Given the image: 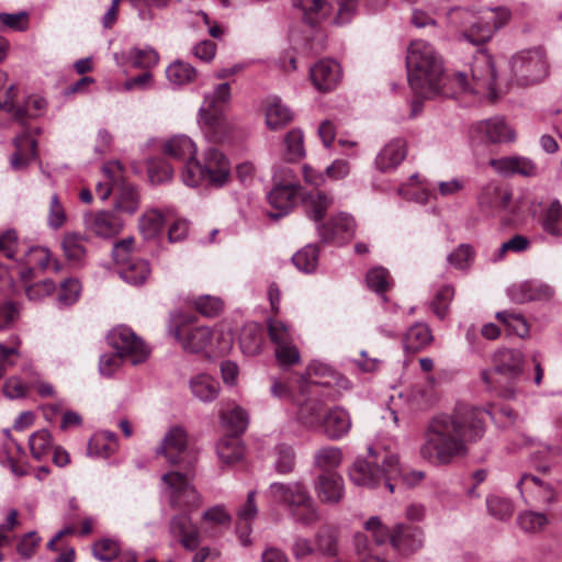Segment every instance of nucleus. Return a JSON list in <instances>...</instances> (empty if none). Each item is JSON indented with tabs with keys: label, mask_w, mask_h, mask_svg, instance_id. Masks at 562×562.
Wrapping results in <instances>:
<instances>
[{
	"label": "nucleus",
	"mask_w": 562,
	"mask_h": 562,
	"mask_svg": "<svg viewBox=\"0 0 562 562\" xmlns=\"http://www.w3.org/2000/svg\"><path fill=\"white\" fill-rule=\"evenodd\" d=\"M486 411L461 407L451 414L434 416L425 431L420 456L434 464H449L468 453V445L485 432Z\"/></svg>",
	"instance_id": "obj_1"
},
{
	"label": "nucleus",
	"mask_w": 562,
	"mask_h": 562,
	"mask_svg": "<svg viewBox=\"0 0 562 562\" xmlns=\"http://www.w3.org/2000/svg\"><path fill=\"white\" fill-rule=\"evenodd\" d=\"M164 151L184 164L181 177L190 188L204 184L221 189L232 180L231 161L214 145L204 144L199 148L196 143H165Z\"/></svg>",
	"instance_id": "obj_2"
},
{
	"label": "nucleus",
	"mask_w": 562,
	"mask_h": 562,
	"mask_svg": "<svg viewBox=\"0 0 562 562\" xmlns=\"http://www.w3.org/2000/svg\"><path fill=\"white\" fill-rule=\"evenodd\" d=\"M407 78L411 88L424 98L454 97L449 86L451 77L445 72L443 61L434 46L424 41H413L406 56Z\"/></svg>",
	"instance_id": "obj_3"
},
{
	"label": "nucleus",
	"mask_w": 562,
	"mask_h": 562,
	"mask_svg": "<svg viewBox=\"0 0 562 562\" xmlns=\"http://www.w3.org/2000/svg\"><path fill=\"white\" fill-rule=\"evenodd\" d=\"M510 19V11L505 7L483 8L476 12L456 8L448 13L449 23L454 26L462 38L474 44H484Z\"/></svg>",
	"instance_id": "obj_4"
},
{
	"label": "nucleus",
	"mask_w": 562,
	"mask_h": 562,
	"mask_svg": "<svg viewBox=\"0 0 562 562\" xmlns=\"http://www.w3.org/2000/svg\"><path fill=\"white\" fill-rule=\"evenodd\" d=\"M370 460L358 458L349 470L353 484L374 488L384 484L390 493L394 492L395 481L401 476L398 458L395 454L378 453L372 447L368 448Z\"/></svg>",
	"instance_id": "obj_5"
},
{
	"label": "nucleus",
	"mask_w": 562,
	"mask_h": 562,
	"mask_svg": "<svg viewBox=\"0 0 562 562\" xmlns=\"http://www.w3.org/2000/svg\"><path fill=\"white\" fill-rule=\"evenodd\" d=\"M456 95L461 92L472 93L488 101H495L499 94L496 89V70L491 55L479 52L471 66V81L467 74L456 72L450 85Z\"/></svg>",
	"instance_id": "obj_6"
},
{
	"label": "nucleus",
	"mask_w": 562,
	"mask_h": 562,
	"mask_svg": "<svg viewBox=\"0 0 562 562\" xmlns=\"http://www.w3.org/2000/svg\"><path fill=\"white\" fill-rule=\"evenodd\" d=\"M269 490L274 501L288 507L294 522L310 527L321 520L319 509L302 482L272 483Z\"/></svg>",
	"instance_id": "obj_7"
},
{
	"label": "nucleus",
	"mask_w": 562,
	"mask_h": 562,
	"mask_svg": "<svg viewBox=\"0 0 562 562\" xmlns=\"http://www.w3.org/2000/svg\"><path fill=\"white\" fill-rule=\"evenodd\" d=\"M14 95L15 87L12 85L7 90L5 100L0 101V120L11 117L22 126L23 134L15 136L13 140H34L41 135V128L29 121L44 113L46 101L41 97L32 95L26 99L24 105H15Z\"/></svg>",
	"instance_id": "obj_8"
},
{
	"label": "nucleus",
	"mask_w": 562,
	"mask_h": 562,
	"mask_svg": "<svg viewBox=\"0 0 562 562\" xmlns=\"http://www.w3.org/2000/svg\"><path fill=\"white\" fill-rule=\"evenodd\" d=\"M168 333L181 348L191 353H198L212 346L214 330L209 326H192L188 317L177 314L171 317Z\"/></svg>",
	"instance_id": "obj_9"
},
{
	"label": "nucleus",
	"mask_w": 562,
	"mask_h": 562,
	"mask_svg": "<svg viewBox=\"0 0 562 562\" xmlns=\"http://www.w3.org/2000/svg\"><path fill=\"white\" fill-rule=\"evenodd\" d=\"M189 473L170 471L161 476L164 491L175 509L194 510L202 504V497L192 484Z\"/></svg>",
	"instance_id": "obj_10"
},
{
	"label": "nucleus",
	"mask_w": 562,
	"mask_h": 562,
	"mask_svg": "<svg viewBox=\"0 0 562 562\" xmlns=\"http://www.w3.org/2000/svg\"><path fill=\"white\" fill-rule=\"evenodd\" d=\"M321 405L312 403L301 409V419L308 427L322 426L326 436L337 440L347 435L351 419L344 408L335 407L321 417Z\"/></svg>",
	"instance_id": "obj_11"
},
{
	"label": "nucleus",
	"mask_w": 562,
	"mask_h": 562,
	"mask_svg": "<svg viewBox=\"0 0 562 562\" xmlns=\"http://www.w3.org/2000/svg\"><path fill=\"white\" fill-rule=\"evenodd\" d=\"M156 457H162L171 465L186 469L193 467L196 456L188 446V437L183 428L171 427L155 449Z\"/></svg>",
	"instance_id": "obj_12"
},
{
	"label": "nucleus",
	"mask_w": 562,
	"mask_h": 562,
	"mask_svg": "<svg viewBox=\"0 0 562 562\" xmlns=\"http://www.w3.org/2000/svg\"><path fill=\"white\" fill-rule=\"evenodd\" d=\"M514 80L520 86L540 82L548 75V63L544 52L540 48L518 53L512 59Z\"/></svg>",
	"instance_id": "obj_13"
},
{
	"label": "nucleus",
	"mask_w": 562,
	"mask_h": 562,
	"mask_svg": "<svg viewBox=\"0 0 562 562\" xmlns=\"http://www.w3.org/2000/svg\"><path fill=\"white\" fill-rule=\"evenodd\" d=\"M109 341L122 359L135 366L146 361L150 355V349L143 339L125 326L112 329L109 334Z\"/></svg>",
	"instance_id": "obj_14"
},
{
	"label": "nucleus",
	"mask_w": 562,
	"mask_h": 562,
	"mask_svg": "<svg viewBox=\"0 0 562 562\" xmlns=\"http://www.w3.org/2000/svg\"><path fill=\"white\" fill-rule=\"evenodd\" d=\"M229 99V83H221L215 88L213 93L205 95L204 102L200 109L199 123L206 137L217 135L223 128L224 121L217 108L226 103Z\"/></svg>",
	"instance_id": "obj_15"
},
{
	"label": "nucleus",
	"mask_w": 562,
	"mask_h": 562,
	"mask_svg": "<svg viewBox=\"0 0 562 562\" xmlns=\"http://www.w3.org/2000/svg\"><path fill=\"white\" fill-rule=\"evenodd\" d=\"M524 357L519 350L501 349L494 355V370H483L481 379L488 389H496L495 375L502 374L508 378L518 375L522 370Z\"/></svg>",
	"instance_id": "obj_16"
},
{
	"label": "nucleus",
	"mask_w": 562,
	"mask_h": 562,
	"mask_svg": "<svg viewBox=\"0 0 562 562\" xmlns=\"http://www.w3.org/2000/svg\"><path fill=\"white\" fill-rule=\"evenodd\" d=\"M507 294L512 302L525 304L529 302H550L554 295V288L540 280L531 279L515 283L508 288Z\"/></svg>",
	"instance_id": "obj_17"
},
{
	"label": "nucleus",
	"mask_w": 562,
	"mask_h": 562,
	"mask_svg": "<svg viewBox=\"0 0 562 562\" xmlns=\"http://www.w3.org/2000/svg\"><path fill=\"white\" fill-rule=\"evenodd\" d=\"M470 137L477 140H515L514 126L502 116H494L473 123Z\"/></svg>",
	"instance_id": "obj_18"
},
{
	"label": "nucleus",
	"mask_w": 562,
	"mask_h": 562,
	"mask_svg": "<svg viewBox=\"0 0 562 562\" xmlns=\"http://www.w3.org/2000/svg\"><path fill=\"white\" fill-rule=\"evenodd\" d=\"M512 199L513 194L508 188L492 181L482 187L476 200L482 213L495 216L509 207Z\"/></svg>",
	"instance_id": "obj_19"
},
{
	"label": "nucleus",
	"mask_w": 562,
	"mask_h": 562,
	"mask_svg": "<svg viewBox=\"0 0 562 562\" xmlns=\"http://www.w3.org/2000/svg\"><path fill=\"white\" fill-rule=\"evenodd\" d=\"M23 267L19 274L22 281L27 282L35 277L34 269L46 270L50 266L55 272L60 271L59 262L53 258L50 250L42 246L30 247L21 258Z\"/></svg>",
	"instance_id": "obj_20"
},
{
	"label": "nucleus",
	"mask_w": 562,
	"mask_h": 562,
	"mask_svg": "<svg viewBox=\"0 0 562 562\" xmlns=\"http://www.w3.org/2000/svg\"><path fill=\"white\" fill-rule=\"evenodd\" d=\"M392 548L402 555H408L423 547L424 536L419 528L405 524H397L392 529Z\"/></svg>",
	"instance_id": "obj_21"
},
{
	"label": "nucleus",
	"mask_w": 562,
	"mask_h": 562,
	"mask_svg": "<svg viewBox=\"0 0 562 562\" xmlns=\"http://www.w3.org/2000/svg\"><path fill=\"white\" fill-rule=\"evenodd\" d=\"M355 220L346 214L339 213L329 220L327 224L318 225V234L324 241L337 244L348 241L355 233Z\"/></svg>",
	"instance_id": "obj_22"
},
{
	"label": "nucleus",
	"mask_w": 562,
	"mask_h": 562,
	"mask_svg": "<svg viewBox=\"0 0 562 562\" xmlns=\"http://www.w3.org/2000/svg\"><path fill=\"white\" fill-rule=\"evenodd\" d=\"M315 88L321 92L334 90L341 79V68L331 59H323L316 63L310 71Z\"/></svg>",
	"instance_id": "obj_23"
},
{
	"label": "nucleus",
	"mask_w": 562,
	"mask_h": 562,
	"mask_svg": "<svg viewBox=\"0 0 562 562\" xmlns=\"http://www.w3.org/2000/svg\"><path fill=\"white\" fill-rule=\"evenodd\" d=\"M315 493L323 504H337L345 495L344 479L335 472H323L314 483Z\"/></svg>",
	"instance_id": "obj_24"
},
{
	"label": "nucleus",
	"mask_w": 562,
	"mask_h": 562,
	"mask_svg": "<svg viewBox=\"0 0 562 562\" xmlns=\"http://www.w3.org/2000/svg\"><path fill=\"white\" fill-rule=\"evenodd\" d=\"M301 186L297 183L277 184L268 194L269 204L276 210L270 212L271 218H280L294 206Z\"/></svg>",
	"instance_id": "obj_25"
},
{
	"label": "nucleus",
	"mask_w": 562,
	"mask_h": 562,
	"mask_svg": "<svg viewBox=\"0 0 562 562\" xmlns=\"http://www.w3.org/2000/svg\"><path fill=\"white\" fill-rule=\"evenodd\" d=\"M170 533L184 549L193 551L199 547L200 533L188 514H179L170 520Z\"/></svg>",
	"instance_id": "obj_26"
},
{
	"label": "nucleus",
	"mask_w": 562,
	"mask_h": 562,
	"mask_svg": "<svg viewBox=\"0 0 562 562\" xmlns=\"http://www.w3.org/2000/svg\"><path fill=\"white\" fill-rule=\"evenodd\" d=\"M85 225L88 231L104 238L116 235L122 228L121 221L110 212H98L86 215Z\"/></svg>",
	"instance_id": "obj_27"
},
{
	"label": "nucleus",
	"mask_w": 562,
	"mask_h": 562,
	"mask_svg": "<svg viewBox=\"0 0 562 562\" xmlns=\"http://www.w3.org/2000/svg\"><path fill=\"white\" fill-rule=\"evenodd\" d=\"M491 167L503 176L521 175L526 177H532L537 172L536 165L522 157H502L498 159H492L490 161Z\"/></svg>",
	"instance_id": "obj_28"
},
{
	"label": "nucleus",
	"mask_w": 562,
	"mask_h": 562,
	"mask_svg": "<svg viewBox=\"0 0 562 562\" xmlns=\"http://www.w3.org/2000/svg\"><path fill=\"white\" fill-rule=\"evenodd\" d=\"M255 495L256 493L254 491L249 492L246 502L240 506V508L237 512V533L241 544L245 547L251 544V539L249 537L251 531L250 524L256 518L258 513L255 503Z\"/></svg>",
	"instance_id": "obj_29"
},
{
	"label": "nucleus",
	"mask_w": 562,
	"mask_h": 562,
	"mask_svg": "<svg viewBox=\"0 0 562 562\" xmlns=\"http://www.w3.org/2000/svg\"><path fill=\"white\" fill-rule=\"evenodd\" d=\"M293 4L302 11L304 21L310 25L322 22L334 10V4L326 0H293Z\"/></svg>",
	"instance_id": "obj_30"
},
{
	"label": "nucleus",
	"mask_w": 562,
	"mask_h": 562,
	"mask_svg": "<svg viewBox=\"0 0 562 562\" xmlns=\"http://www.w3.org/2000/svg\"><path fill=\"white\" fill-rule=\"evenodd\" d=\"M302 202L306 215L315 222H321L333 205L334 199L326 192L316 190L303 194Z\"/></svg>",
	"instance_id": "obj_31"
},
{
	"label": "nucleus",
	"mask_w": 562,
	"mask_h": 562,
	"mask_svg": "<svg viewBox=\"0 0 562 562\" xmlns=\"http://www.w3.org/2000/svg\"><path fill=\"white\" fill-rule=\"evenodd\" d=\"M293 117L292 111L279 97H269L266 101V124L270 130H279Z\"/></svg>",
	"instance_id": "obj_32"
},
{
	"label": "nucleus",
	"mask_w": 562,
	"mask_h": 562,
	"mask_svg": "<svg viewBox=\"0 0 562 562\" xmlns=\"http://www.w3.org/2000/svg\"><path fill=\"white\" fill-rule=\"evenodd\" d=\"M406 155L405 143H385L378 153L375 165L381 171L393 170L405 159Z\"/></svg>",
	"instance_id": "obj_33"
},
{
	"label": "nucleus",
	"mask_w": 562,
	"mask_h": 562,
	"mask_svg": "<svg viewBox=\"0 0 562 562\" xmlns=\"http://www.w3.org/2000/svg\"><path fill=\"white\" fill-rule=\"evenodd\" d=\"M120 277L132 285H142L150 276L149 262L144 259L133 258L121 263Z\"/></svg>",
	"instance_id": "obj_34"
},
{
	"label": "nucleus",
	"mask_w": 562,
	"mask_h": 562,
	"mask_svg": "<svg viewBox=\"0 0 562 562\" xmlns=\"http://www.w3.org/2000/svg\"><path fill=\"white\" fill-rule=\"evenodd\" d=\"M115 194V209L126 214H134L140 203V195L137 188L130 183L122 181L117 184Z\"/></svg>",
	"instance_id": "obj_35"
},
{
	"label": "nucleus",
	"mask_w": 562,
	"mask_h": 562,
	"mask_svg": "<svg viewBox=\"0 0 562 562\" xmlns=\"http://www.w3.org/2000/svg\"><path fill=\"white\" fill-rule=\"evenodd\" d=\"M192 394L202 402L214 401L220 391V383L209 374H198L190 381Z\"/></svg>",
	"instance_id": "obj_36"
},
{
	"label": "nucleus",
	"mask_w": 562,
	"mask_h": 562,
	"mask_svg": "<svg viewBox=\"0 0 562 562\" xmlns=\"http://www.w3.org/2000/svg\"><path fill=\"white\" fill-rule=\"evenodd\" d=\"M166 77L173 87H181L195 79L196 70L189 63L175 60L167 67Z\"/></svg>",
	"instance_id": "obj_37"
},
{
	"label": "nucleus",
	"mask_w": 562,
	"mask_h": 562,
	"mask_svg": "<svg viewBox=\"0 0 562 562\" xmlns=\"http://www.w3.org/2000/svg\"><path fill=\"white\" fill-rule=\"evenodd\" d=\"M104 180L99 182L95 187L97 195L105 201L113 189L117 188V181L121 177V164L116 160L109 161L102 168Z\"/></svg>",
	"instance_id": "obj_38"
},
{
	"label": "nucleus",
	"mask_w": 562,
	"mask_h": 562,
	"mask_svg": "<svg viewBox=\"0 0 562 562\" xmlns=\"http://www.w3.org/2000/svg\"><path fill=\"white\" fill-rule=\"evenodd\" d=\"M432 340L430 329L425 324L413 325L405 334L404 347L406 350L417 352L428 346Z\"/></svg>",
	"instance_id": "obj_39"
},
{
	"label": "nucleus",
	"mask_w": 562,
	"mask_h": 562,
	"mask_svg": "<svg viewBox=\"0 0 562 562\" xmlns=\"http://www.w3.org/2000/svg\"><path fill=\"white\" fill-rule=\"evenodd\" d=\"M216 451L220 460L227 465L238 462L244 457V447L236 436L221 439Z\"/></svg>",
	"instance_id": "obj_40"
},
{
	"label": "nucleus",
	"mask_w": 562,
	"mask_h": 562,
	"mask_svg": "<svg viewBox=\"0 0 562 562\" xmlns=\"http://www.w3.org/2000/svg\"><path fill=\"white\" fill-rule=\"evenodd\" d=\"M239 344L245 355H258L261 351L263 344L261 327L257 324L246 326L241 331Z\"/></svg>",
	"instance_id": "obj_41"
},
{
	"label": "nucleus",
	"mask_w": 562,
	"mask_h": 562,
	"mask_svg": "<svg viewBox=\"0 0 562 562\" xmlns=\"http://www.w3.org/2000/svg\"><path fill=\"white\" fill-rule=\"evenodd\" d=\"M342 460L341 450L337 447L325 446L317 449L314 453V467L323 470L324 472H331V469L337 468Z\"/></svg>",
	"instance_id": "obj_42"
},
{
	"label": "nucleus",
	"mask_w": 562,
	"mask_h": 562,
	"mask_svg": "<svg viewBox=\"0 0 562 562\" xmlns=\"http://www.w3.org/2000/svg\"><path fill=\"white\" fill-rule=\"evenodd\" d=\"M164 215L156 209L145 211L138 221V227L145 238L156 237L162 229Z\"/></svg>",
	"instance_id": "obj_43"
},
{
	"label": "nucleus",
	"mask_w": 562,
	"mask_h": 562,
	"mask_svg": "<svg viewBox=\"0 0 562 562\" xmlns=\"http://www.w3.org/2000/svg\"><path fill=\"white\" fill-rule=\"evenodd\" d=\"M496 318L507 328L509 334L520 338L529 336V325L521 314L502 311L496 313Z\"/></svg>",
	"instance_id": "obj_44"
},
{
	"label": "nucleus",
	"mask_w": 562,
	"mask_h": 562,
	"mask_svg": "<svg viewBox=\"0 0 562 562\" xmlns=\"http://www.w3.org/2000/svg\"><path fill=\"white\" fill-rule=\"evenodd\" d=\"M127 58L135 68L150 69L159 61L158 53L150 46L144 48L134 47L128 52Z\"/></svg>",
	"instance_id": "obj_45"
},
{
	"label": "nucleus",
	"mask_w": 562,
	"mask_h": 562,
	"mask_svg": "<svg viewBox=\"0 0 562 562\" xmlns=\"http://www.w3.org/2000/svg\"><path fill=\"white\" fill-rule=\"evenodd\" d=\"M542 227L552 236H562V204L558 200L552 201L546 211Z\"/></svg>",
	"instance_id": "obj_46"
},
{
	"label": "nucleus",
	"mask_w": 562,
	"mask_h": 562,
	"mask_svg": "<svg viewBox=\"0 0 562 562\" xmlns=\"http://www.w3.org/2000/svg\"><path fill=\"white\" fill-rule=\"evenodd\" d=\"M63 249L68 260L80 262L86 255L85 238L76 233H67L63 238Z\"/></svg>",
	"instance_id": "obj_47"
},
{
	"label": "nucleus",
	"mask_w": 562,
	"mask_h": 562,
	"mask_svg": "<svg viewBox=\"0 0 562 562\" xmlns=\"http://www.w3.org/2000/svg\"><path fill=\"white\" fill-rule=\"evenodd\" d=\"M292 261L299 270L305 273L314 271L318 261L317 247L313 245L305 246L293 255Z\"/></svg>",
	"instance_id": "obj_48"
},
{
	"label": "nucleus",
	"mask_w": 562,
	"mask_h": 562,
	"mask_svg": "<svg viewBox=\"0 0 562 562\" xmlns=\"http://www.w3.org/2000/svg\"><path fill=\"white\" fill-rule=\"evenodd\" d=\"M427 10L415 8L412 12L411 22L417 29H425L429 26H436V16L440 10L438 3L428 2Z\"/></svg>",
	"instance_id": "obj_49"
},
{
	"label": "nucleus",
	"mask_w": 562,
	"mask_h": 562,
	"mask_svg": "<svg viewBox=\"0 0 562 562\" xmlns=\"http://www.w3.org/2000/svg\"><path fill=\"white\" fill-rule=\"evenodd\" d=\"M29 446L33 458L41 460L48 453L53 446V439L49 431L46 429L35 431L30 437Z\"/></svg>",
	"instance_id": "obj_50"
},
{
	"label": "nucleus",
	"mask_w": 562,
	"mask_h": 562,
	"mask_svg": "<svg viewBox=\"0 0 562 562\" xmlns=\"http://www.w3.org/2000/svg\"><path fill=\"white\" fill-rule=\"evenodd\" d=\"M10 164L14 170L25 168L37 155L36 143H16Z\"/></svg>",
	"instance_id": "obj_51"
},
{
	"label": "nucleus",
	"mask_w": 562,
	"mask_h": 562,
	"mask_svg": "<svg viewBox=\"0 0 562 562\" xmlns=\"http://www.w3.org/2000/svg\"><path fill=\"white\" fill-rule=\"evenodd\" d=\"M268 333L276 348L294 341L291 328L282 321L270 319L268 323Z\"/></svg>",
	"instance_id": "obj_52"
},
{
	"label": "nucleus",
	"mask_w": 562,
	"mask_h": 562,
	"mask_svg": "<svg viewBox=\"0 0 562 562\" xmlns=\"http://www.w3.org/2000/svg\"><path fill=\"white\" fill-rule=\"evenodd\" d=\"M363 528L370 533L373 541L381 546L391 541L392 530L384 525L379 516H372L363 524Z\"/></svg>",
	"instance_id": "obj_53"
},
{
	"label": "nucleus",
	"mask_w": 562,
	"mask_h": 562,
	"mask_svg": "<svg viewBox=\"0 0 562 562\" xmlns=\"http://www.w3.org/2000/svg\"><path fill=\"white\" fill-rule=\"evenodd\" d=\"M56 291V284L50 279L24 285V292L29 301L41 302Z\"/></svg>",
	"instance_id": "obj_54"
},
{
	"label": "nucleus",
	"mask_w": 562,
	"mask_h": 562,
	"mask_svg": "<svg viewBox=\"0 0 562 562\" xmlns=\"http://www.w3.org/2000/svg\"><path fill=\"white\" fill-rule=\"evenodd\" d=\"M474 258V250L468 244H461L447 257L448 263L458 270L468 269Z\"/></svg>",
	"instance_id": "obj_55"
},
{
	"label": "nucleus",
	"mask_w": 562,
	"mask_h": 562,
	"mask_svg": "<svg viewBox=\"0 0 562 562\" xmlns=\"http://www.w3.org/2000/svg\"><path fill=\"white\" fill-rule=\"evenodd\" d=\"M29 29V13L20 11L16 13L0 12V31L11 30L22 32Z\"/></svg>",
	"instance_id": "obj_56"
},
{
	"label": "nucleus",
	"mask_w": 562,
	"mask_h": 562,
	"mask_svg": "<svg viewBox=\"0 0 562 562\" xmlns=\"http://www.w3.org/2000/svg\"><path fill=\"white\" fill-rule=\"evenodd\" d=\"M453 296L454 289L451 285H443L437 291L434 300L430 303V307L440 319L446 317L449 304Z\"/></svg>",
	"instance_id": "obj_57"
},
{
	"label": "nucleus",
	"mask_w": 562,
	"mask_h": 562,
	"mask_svg": "<svg viewBox=\"0 0 562 562\" xmlns=\"http://www.w3.org/2000/svg\"><path fill=\"white\" fill-rule=\"evenodd\" d=\"M316 549L327 555H334L337 551V538L336 532L330 527H323L315 535Z\"/></svg>",
	"instance_id": "obj_58"
},
{
	"label": "nucleus",
	"mask_w": 562,
	"mask_h": 562,
	"mask_svg": "<svg viewBox=\"0 0 562 562\" xmlns=\"http://www.w3.org/2000/svg\"><path fill=\"white\" fill-rule=\"evenodd\" d=\"M222 419L233 432H244L248 425V415L240 406H235L231 411L222 414Z\"/></svg>",
	"instance_id": "obj_59"
},
{
	"label": "nucleus",
	"mask_w": 562,
	"mask_h": 562,
	"mask_svg": "<svg viewBox=\"0 0 562 562\" xmlns=\"http://www.w3.org/2000/svg\"><path fill=\"white\" fill-rule=\"evenodd\" d=\"M518 524L526 532H539L548 524V518L542 513L525 512L518 516Z\"/></svg>",
	"instance_id": "obj_60"
},
{
	"label": "nucleus",
	"mask_w": 562,
	"mask_h": 562,
	"mask_svg": "<svg viewBox=\"0 0 562 562\" xmlns=\"http://www.w3.org/2000/svg\"><path fill=\"white\" fill-rule=\"evenodd\" d=\"M80 291V282L77 279L68 278L60 283L57 300L61 305H71L78 300Z\"/></svg>",
	"instance_id": "obj_61"
},
{
	"label": "nucleus",
	"mask_w": 562,
	"mask_h": 562,
	"mask_svg": "<svg viewBox=\"0 0 562 562\" xmlns=\"http://www.w3.org/2000/svg\"><path fill=\"white\" fill-rule=\"evenodd\" d=\"M195 310L206 317L217 316L223 307V301L217 296L202 295L194 301Z\"/></svg>",
	"instance_id": "obj_62"
},
{
	"label": "nucleus",
	"mask_w": 562,
	"mask_h": 562,
	"mask_svg": "<svg viewBox=\"0 0 562 562\" xmlns=\"http://www.w3.org/2000/svg\"><path fill=\"white\" fill-rule=\"evenodd\" d=\"M277 459L274 468L281 474L290 473L295 464V454L293 449L286 445H279L276 448Z\"/></svg>",
	"instance_id": "obj_63"
},
{
	"label": "nucleus",
	"mask_w": 562,
	"mask_h": 562,
	"mask_svg": "<svg viewBox=\"0 0 562 562\" xmlns=\"http://www.w3.org/2000/svg\"><path fill=\"white\" fill-rule=\"evenodd\" d=\"M488 513L497 519H507L514 513V506L507 498L490 496L486 499Z\"/></svg>",
	"instance_id": "obj_64"
}]
</instances>
